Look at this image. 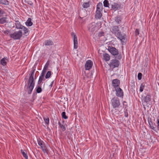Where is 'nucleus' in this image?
<instances>
[{
  "instance_id": "obj_1",
  "label": "nucleus",
  "mask_w": 159,
  "mask_h": 159,
  "mask_svg": "<svg viewBox=\"0 0 159 159\" xmlns=\"http://www.w3.org/2000/svg\"><path fill=\"white\" fill-rule=\"evenodd\" d=\"M35 70H33L30 75L27 85L28 93L29 94L31 93L34 86V76Z\"/></svg>"
},
{
  "instance_id": "obj_2",
  "label": "nucleus",
  "mask_w": 159,
  "mask_h": 159,
  "mask_svg": "<svg viewBox=\"0 0 159 159\" xmlns=\"http://www.w3.org/2000/svg\"><path fill=\"white\" fill-rule=\"evenodd\" d=\"M111 104L114 109L112 110L111 112L113 115L116 114L117 111L116 108H118L120 105V103L119 98L116 97L113 98L111 100Z\"/></svg>"
},
{
  "instance_id": "obj_3",
  "label": "nucleus",
  "mask_w": 159,
  "mask_h": 159,
  "mask_svg": "<svg viewBox=\"0 0 159 159\" xmlns=\"http://www.w3.org/2000/svg\"><path fill=\"white\" fill-rule=\"evenodd\" d=\"M102 3H99L97 6V10L96 11L95 17L97 19H100L102 16Z\"/></svg>"
},
{
  "instance_id": "obj_4",
  "label": "nucleus",
  "mask_w": 159,
  "mask_h": 159,
  "mask_svg": "<svg viewBox=\"0 0 159 159\" xmlns=\"http://www.w3.org/2000/svg\"><path fill=\"white\" fill-rule=\"evenodd\" d=\"M22 32L21 30L15 31L11 34V38L15 40L19 39L22 35Z\"/></svg>"
},
{
  "instance_id": "obj_5",
  "label": "nucleus",
  "mask_w": 159,
  "mask_h": 159,
  "mask_svg": "<svg viewBox=\"0 0 159 159\" xmlns=\"http://www.w3.org/2000/svg\"><path fill=\"white\" fill-rule=\"evenodd\" d=\"M119 61L116 59H113L111 61L109 65L111 68L112 69L118 66L119 65Z\"/></svg>"
},
{
  "instance_id": "obj_6",
  "label": "nucleus",
  "mask_w": 159,
  "mask_h": 159,
  "mask_svg": "<svg viewBox=\"0 0 159 159\" xmlns=\"http://www.w3.org/2000/svg\"><path fill=\"white\" fill-rule=\"evenodd\" d=\"M117 38L119 39L122 44L125 43V40L126 38V35L124 34H122L120 31L118 34L116 36Z\"/></svg>"
},
{
  "instance_id": "obj_7",
  "label": "nucleus",
  "mask_w": 159,
  "mask_h": 159,
  "mask_svg": "<svg viewBox=\"0 0 159 159\" xmlns=\"http://www.w3.org/2000/svg\"><path fill=\"white\" fill-rule=\"evenodd\" d=\"M108 50L113 55L115 56L118 55L119 53L118 50L114 47L112 46H109Z\"/></svg>"
},
{
  "instance_id": "obj_8",
  "label": "nucleus",
  "mask_w": 159,
  "mask_h": 159,
  "mask_svg": "<svg viewBox=\"0 0 159 159\" xmlns=\"http://www.w3.org/2000/svg\"><path fill=\"white\" fill-rule=\"evenodd\" d=\"M111 31L112 34H114L116 36L120 31L118 26H113L111 28Z\"/></svg>"
},
{
  "instance_id": "obj_9",
  "label": "nucleus",
  "mask_w": 159,
  "mask_h": 159,
  "mask_svg": "<svg viewBox=\"0 0 159 159\" xmlns=\"http://www.w3.org/2000/svg\"><path fill=\"white\" fill-rule=\"evenodd\" d=\"M88 29L92 34H93L96 29V26L95 23L93 22L90 24L89 25Z\"/></svg>"
},
{
  "instance_id": "obj_10",
  "label": "nucleus",
  "mask_w": 159,
  "mask_h": 159,
  "mask_svg": "<svg viewBox=\"0 0 159 159\" xmlns=\"http://www.w3.org/2000/svg\"><path fill=\"white\" fill-rule=\"evenodd\" d=\"M71 35L73 38V42H74V48L75 49H76L78 48V41L77 37L75 34L74 33L72 32L71 33Z\"/></svg>"
},
{
  "instance_id": "obj_11",
  "label": "nucleus",
  "mask_w": 159,
  "mask_h": 159,
  "mask_svg": "<svg viewBox=\"0 0 159 159\" xmlns=\"http://www.w3.org/2000/svg\"><path fill=\"white\" fill-rule=\"evenodd\" d=\"M151 101V96L149 94H147L146 96L144 97L143 100V102L145 103V104H149Z\"/></svg>"
},
{
  "instance_id": "obj_12",
  "label": "nucleus",
  "mask_w": 159,
  "mask_h": 159,
  "mask_svg": "<svg viewBox=\"0 0 159 159\" xmlns=\"http://www.w3.org/2000/svg\"><path fill=\"white\" fill-rule=\"evenodd\" d=\"M92 66L93 62L91 60H88L87 61L85 65V70H89L92 68Z\"/></svg>"
},
{
  "instance_id": "obj_13",
  "label": "nucleus",
  "mask_w": 159,
  "mask_h": 159,
  "mask_svg": "<svg viewBox=\"0 0 159 159\" xmlns=\"http://www.w3.org/2000/svg\"><path fill=\"white\" fill-rule=\"evenodd\" d=\"M116 91V95L117 97H122L123 96V92L119 87L115 89Z\"/></svg>"
},
{
  "instance_id": "obj_14",
  "label": "nucleus",
  "mask_w": 159,
  "mask_h": 159,
  "mask_svg": "<svg viewBox=\"0 0 159 159\" xmlns=\"http://www.w3.org/2000/svg\"><path fill=\"white\" fill-rule=\"evenodd\" d=\"M120 83L119 80L117 79H114L112 81V85L115 89L119 87Z\"/></svg>"
},
{
  "instance_id": "obj_15",
  "label": "nucleus",
  "mask_w": 159,
  "mask_h": 159,
  "mask_svg": "<svg viewBox=\"0 0 159 159\" xmlns=\"http://www.w3.org/2000/svg\"><path fill=\"white\" fill-rule=\"evenodd\" d=\"M37 142L39 145L41 147L43 151L44 152L45 151H46V150L44 149V146L43 142L40 139H38Z\"/></svg>"
},
{
  "instance_id": "obj_16",
  "label": "nucleus",
  "mask_w": 159,
  "mask_h": 159,
  "mask_svg": "<svg viewBox=\"0 0 159 159\" xmlns=\"http://www.w3.org/2000/svg\"><path fill=\"white\" fill-rule=\"evenodd\" d=\"M15 24L16 28L18 29H21L22 27L23 26L20 24V22L18 20L16 21Z\"/></svg>"
},
{
  "instance_id": "obj_17",
  "label": "nucleus",
  "mask_w": 159,
  "mask_h": 159,
  "mask_svg": "<svg viewBox=\"0 0 159 159\" xmlns=\"http://www.w3.org/2000/svg\"><path fill=\"white\" fill-rule=\"evenodd\" d=\"M53 45V43L51 40H46L45 42V46H51Z\"/></svg>"
},
{
  "instance_id": "obj_18",
  "label": "nucleus",
  "mask_w": 159,
  "mask_h": 159,
  "mask_svg": "<svg viewBox=\"0 0 159 159\" xmlns=\"http://www.w3.org/2000/svg\"><path fill=\"white\" fill-rule=\"evenodd\" d=\"M104 59L106 61H109L110 58V55L107 53H105L103 55Z\"/></svg>"
},
{
  "instance_id": "obj_19",
  "label": "nucleus",
  "mask_w": 159,
  "mask_h": 159,
  "mask_svg": "<svg viewBox=\"0 0 159 159\" xmlns=\"http://www.w3.org/2000/svg\"><path fill=\"white\" fill-rule=\"evenodd\" d=\"M26 25L27 26H30L33 25V23L31 22V19L29 18L25 22Z\"/></svg>"
},
{
  "instance_id": "obj_20",
  "label": "nucleus",
  "mask_w": 159,
  "mask_h": 159,
  "mask_svg": "<svg viewBox=\"0 0 159 159\" xmlns=\"http://www.w3.org/2000/svg\"><path fill=\"white\" fill-rule=\"evenodd\" d=\"M21 152L23 157L26 159L28 158V156L27 155L26 152L25 150H21Z\"/></svg>"
},
{
  "instance_id": "obj_21",
  "label": "nucleus",
  "mask_w": 159,
  "mask_h": 159,
  "mask_svg": "<svg viewBox=\"0 0 159 159\" xmlns=\"http://www.w3.org/2000/svg\"><path fill=\"white\" fill-rule=\"evenodd\" d=\"M89 7V2H84L82 5V7L84 8H87Z\"/></svg>"
},
{
  "instance_id": "obj_22",
  "label": "nucleus",
  "mask_w": 159,
  "mask_h": 159,
  "mask_svg": "<svg viewBox=\"0 0 159 159\" xmlns=\"http://www.w3.org/2000/svg\"><path fill=\"white\" fill-rule=\"evenodd\" d=\"M0 3L3 5H7L9 4V2L7 0H0Z\"/></svg>"
},
{
  "instance_id": "obj_23",
  "label": "nucleus",
  "mask_w": 159,
  "mask_h": 159,
  "mask_svg": "<svg viewBox=\"0 0 159 159\" xmlns=\"http://www.w3.org/2000/svg\"><path fill=\"white\" fill-rule=\"evenodd\" d=\"M2 32L5 34L7 35H9L11 36V34L12 33H11V31L10 30H2Z\"/></svg>"
},
{
  "instance_id": "obj_24",
  "label": "nucleus",
  "mask_w": 159,
  "mask_h": 159,
  "mask_svg": "<svg viewBox=\"0 0 159 159\" xmlns=\"http://www.w3.org/2000/svg\"><path fill=\"white\" fill-rule=\"evenodd\" d=\"M103 5L105 7H109V4L107 0H105L103 2Z\"/></svg>"
},
{
  "instance_id": "obj_25",
  "label": "nucleus",
  "mask_w": 159,
  "mask_h": 159,
  "mask_svg": "<svg viewBox=\"0 0 159 159\" xmlns=\"http://www.w3.org/2000/svg\"><path fill=\"white\" fill-rule=\"evenodd\" d=\"M43 80H44V76H42L41 75L39 77V81H38V84H41V83L43 81Z\"/></svg>"
},
{
  "instance_id": "obj_26",
  "label": "nucleus",
  "mask_w": 159,
  "mask_h": 159,
  "mask_svg": "<svg viewBox=\"0 0 159 159\" xmlns=\"http://www.w3.org/2000/svg\"><path fill=\"white\" fill-rule=\"evenodd\" d=\"M6 17H2L0 19V24H3L6 22Z\"/></svg>"
},
{
  "instance_id": "obj_27",
  "label": "nucleus",
  "mask_w": 159,
  "mask_h": 159,
  "mask_svg": "<svg viewBox=\"0 0 159 159\" xmlns=\"http://www.w3.org/2000/svg\"><path fill=\"white\" fill-rule=\"evenodd\" d=\"M1 64L3 66H5L6 65L7 62L5 60V58H2L1 61Z\"/></svg>"
},
{
  "instance_id": "obj_28",
  "label": "nucleus",
  "mask_w": 159,
  "mask_h": 159,
  "mask_svg": "<svg viewBox=\"0 0 159 159\" xmlns=\"http://www.w3.org/2000/svg\"><path fill=\"white\" fill-rule=\"evenodd\" d=\"M59 126L61 127V128L62 129L63 131H64L66 130V127L65 125H62L61 124L60 122H59L58 123Z\"/></svg>"
},
{
  "instance_id": "obj_29",
  "label": "nucleus",
  "mask_w": 159,
  "mask_h": 159,
  "mask_svg": "<svg viewBox=\"0 0 159 159\" xmlns=\"http://www.w3.org/2000/svg\"><path fill=\"white\" fill-rule=\"evenodd\" d=\"M21 29H22L24 31V34H26L28 31V30L25 27L23 26V27H22Z\"/></svg>"
},
{
  "instance_id": "obj_30",
  "label": "nucleus",
  "mask_w": 159,
  "mask_h": 159,
  "mask_svg": "<svg viewBox=\"0 0 159 159\" xmlns=\"http://www.w3.org/2000/svg\"><path fill=\"white\" fill-rule=\"evenodd\" d=\"M51 72L50 71H48L47 72L45 76L46 79H48L50 77L51 75Z\"/></svg>"
},
{
  "instance_id": "obj_31",
  "label": "nucleus",
  "mask_w": 159,
  "mask_h": 159,
  "mask_svg": "<svg viewBox=\"0 0 159 159\" xmlns=\"http://www.w3.org/2000/svg\"><path fill=\"white\" fill-rule=\"evenodd\" d=\"M145 86L143 84H142L140 86L139 91L140 92H142L143 91V89L144 88Z\"/></svg>"
},
{
  "instance_id": "obj_32",
  "label": "nucleus",
  "mask_w": 159,
  "mask_h": 159,
  "mask_svg": "<svg viewBox=\"0 0 159 159\" xmlns=\"http://www.w3.org/2000/svg\"><path fill=\"white\" fill-rule=\"evenodd\" d=\"M62 117L63 118L66 119L68 118L67 116L66 115V112L65 111H63L62 113Z\"/></svg>"
},
{
  "instance_id": "obj_33",
  "label": "nucleus",
  "mask_w": 159,
  "mask_h": 159,
  "mask_svg": "<svg viewBox=\"0 0 159 159\" xmlns=\"http://www.w3.org/2000/svg\"><path fill=\"white\" fill-rule=\"evenodd\" d=\"M42 91V89L40 87L38 86L37 87L36 92L37 93H41Z\"/></svg>"
},
{
  "instance_id": "obj_34",
  "label": "nucleus",
  "mask_w": 159,
  "mask_h": 159,
  "mask_svg": "<svg viewBox=\"0 0 159 159\" xmlns=\"http://www.w3.org/2000/svg\"><path fill=\"white\" fill-rule=\"evenodd\" d=\"M43 119L45 123L48 125L49 124V118H44Z\"/></svg>"
},
{
  "instance_id": "obj_35",
  "label": "nucleus",
  "mask_w": 159,
  "mask_h": 159,
  "mask_svg": "<svg viewBox=\"0 0 159 159\" xmlns=\"http://www.w3.org/2000/svg\"><path fill=\"white\" fill-rule=\"evenodd\" d=\"M49 64V62L47 61V62L46 63V64L45 65L43 69L44 70H47V69L48 68Z\"/></svg>"
},
{
  "instance_id": "obj_36",
  "label": "nucleus",
  "mask_w": 159,
  "mask_h": 159,
  "mask_svg": "<svg viewBox=\"0 0 159 159\" xmlns=\"http://www.w3.org/2000/svg\"><path fill=\"white\" fill-rule=\"evenodd\" d=\"M142 74L141 73H138V80H140L142 79Z\"/></svg>"
},
{
  "instance_id": "obj_37",
  "label": "nucleus",
  "mask_w": 159,
  "mask_h": 159,
  "mask_svg": "<svg viewBox=\"0 0 159 159\" xmlns=\"http://www.w3.org/2000/svg\"><path fill=\"white\" fill-rule=\"evenodd\" d=\"M157 128L159 130V118L157 119Z\"/></svg>"
},
{
  "instance_id": "obj_38",
  "label": "nucleus",
  "mask_w": 159,
  "mask_h": 159,
  "mask_svg": "<svg viewBox=\"0 0 159 159\" xmlns=\"http://www.w3.org/2000/svg\"><path fill=\"white\" fill-rule=\"evenodd\" d=\"M46 70H43L42 73L41 74V76H44V75L46 73Z\"/></svg>"
},
{
  "instance_id": "obj_39",
  "label": "nucleus",
  "mask_w": 159,
  "mask_h": 159,
  "mask_svg": "<svg viewBox=\"0 0 159 159\" xmlns=\"http://www.w3.org/2000/svg\"><path fill=\"white\" fill-rule=\"evenodd\" d=\"M4 13V11L2 9L0 8V16H1Z\"/></svg>"
},
{
  "instance_id": "obj_40",
  "label": "nucleus",
  "mask_w": 159,
  "mask_h": 159,
  "mask_svg": "<svg viewBox=\"0 0 159 159\" xmlns=\"http://www.w3.org/2000/svg\"><path fill=\"white\" fill-rule=\"evenodd\" d=\"M135 35L137 36L139 34V30L138 29H136L135 31Z\"/></svg>"
},
{
  "instance_id": "obj_41",
  "label": "nucleus",
  "mask_w": 159,
  "mask_h": 159,
  "mask_svg": "<svg viewBox=\"0 0 159 159\" xmlns=\"http://www.w3.org/2000/svg\"><path fill=\"white\" fill-rule=\"evenodd\" d=\"M149 125H150V128L151 129H152L153 130H154L155 131H156V128L155 127H154V126H152L150 123H149Z\"/></svg>"
},
{
  "instance_id": "obj_42",
  "label": "nucleus",
  "mask_w": 159,
  "mask_h": 159,
  "mask_svg": "<svg viewBox=\"0 0 159 159\" xmlns=\"http://www.w3.org/2000/svg\"><path fill=\"white\" fill-rule=\"evenodd\" d=\"M115 21L118 24H119L121 22L120 20L118 18H117L116 19Z\"/></svg>"
},
{
  "instance_id": "obj_43",
  "label": "nucleus",
  "mask_w": 159,
  "mask_h": 159,
  "mask_svg": "<svg viewBox=\"0 0 159 159\" xmlns=\"http://www.w3.org/2000/svg\"><path fill=\"white\" fill-rule=\"evenodd\" d=\"M104 33L103 32H101L99 33L98 34V36L100 37L103 36L104 35Z\"/></svg>"
},
{
  "instance_id": "obj_44",
  "label": "nucleus",
  "mask_w": 159,
  "mask_h": 159,
  "mask_svg": "<svg viewBox=\"0 0 159 159\" xmlns=\"http://www.w3.org/2000/svg\"><path fill=\"white\" fill-rule=\"evenodd\" d=\"M116 5V4H115L114 6L113 5H112V8L113 9H116L117 7L115 6Z\"/></svg>"
},
{
  "instance_id": "obj_45",
  "label": "nucleus",
  "mask_w": 159,
  "mask_h": 159,
  "mask_svg": "<svg viewBox=\"0 0 159 159\" xmlns=\"http://www.w3.org/2000/svg\"><path fill=\"white\" fill-rule=\"evenodd\" d=\"M121 57L120 55H118V56L117 57V59H121Z\"/></svg>"
},
{
  "instance_id": "obj_46",
  "label": "nucleus",
  "mask_w": 159,
  "mask_h": 159,
  "mask_svg": "<svg viewBox=\"0 0 159 159\" xmlns=\"http://www.w3.org/2000/svg\"><path fill=\"white\" fill-rule=\"evenodd\" d=\"M53 82H54V81H52V82H51V84H50V85L49 86H51V87H52V86L53 84Z\"/></svg>"
},
{
  "instance_id": "obj_47",
  "label": "nucleus",
  "mask_w": 159,
  "mask_h": 159,
  "mask_svg": "<svg viewBox=\"0 0 159 159\" xmlns=\"http://www.w3.org/2000/svg\"><path fill=\"white\" fill-rule=\"evenodd\" d=\"M126 104H127V102H124L123 103V104L124 105H126Z\"/></svg>"
}]
</instances>
